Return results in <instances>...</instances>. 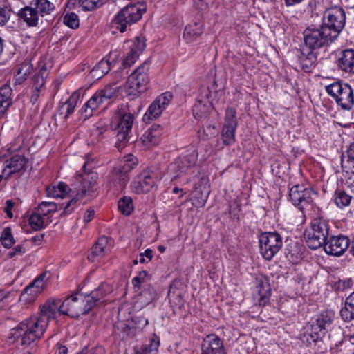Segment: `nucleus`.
Wrapping results in <instances>:
<instances>
[{"label":"nucleus","mask_w":354,"mask_h":354,"mask_svg":"<svg viewBox=\"0 0 354 354\" xmlns=\"http://www.w3.org/2000/svg\"><path fill=\"white\" fill-rule=\"evenodd\" d=\"M58 306L48 299L39 308L37 316L21 322L17 327L10 330V339L18 342L21 345H28L35 340L41 338L46 331L51 319H56Z\"/></svg>","instance_id":"nucleus-1"},{"label":"nucleus","mask_w":354,"mask_h":354,"mask_svg":"<svg viewBox=\"0 0 354 354\" xmlns=\"http://www.w3.org/2000/svg\"><path fill=\"white\" fill-rule=\"evenodd\" d=\"M99 299L98 289L87 292L78 291L66 298L64 301L61 299H50V301L57 306V315H66L71 317H77L88 313L96 304Z\"/></svg>","instance_id":"nucleus-2"},{"label":"nucleus","mask_w":354,"mask_h":354,"mask_svg":"<svg viewBox=\"0 0 354 354\" xmlns=\"http://www.w3.org/2000/svg\"><path fill=\"white\" fill-rule=\"evenodd\" d=\"M86 163L82 166V172L78 175L77 181L80 183L79 187L75 191L74 197L68 201L63 207L61 216L71 214L77 207L78 200H88L93 197L97 190V174L93 171H86Z\"/></svg>","instance_id":"nucleus-3"},{"label":"nucleus","mask_w":354,"mask_h":354,"mask_svg":"<svg viewBox=\"0 0 354 354\" xmlns=\"http://www.w3.org/2000/svg\"><path fill=\"white\" fill-rule=\"evenodd\" d=\"M134 120V114L126 107H118L113 117L111 124L116 132L115 147L119 151L124 149L129 142Z\"/></svg>","instance_id":"nucleus-4"},{"label":"nucleus","mask_w":354,"mask_h":354,"mask_svg":"<svg viewBox=\"0 0 354 354\" xmlns=\"http://www.w3.org/2000/svg\"><path fill=\"white\" fill-rule=\"evenodd\" d=\"M330 230L327 220L321 217L314 218L304 231V239L308 246L313 250L323 247L330 236Z\"/></svg>","instance_id":"nucleus-5"},{"label":"nucleus","mask_w":354,"mask_h":354,"mask_svg":"<svg viewBox=\"0 0 354 354\" xmlns=\"http://www.w3.org/2000/svg\"><path fill=\"white\" fill-rule=\"evenodd\" d=\"M150 64L145 61L129 75L126 82V91L132 99L137 97L148 88Z\"/></svg>","instance_id":"nucleus-6"},{"label":"nucleus","mask_w":354,"mask_h":354,"mask_svg":"<svg viewBox=\"0 0 354 354\" xmlns=\"http://www.w3.org/2000/svg\"><path fill=\"white\" fill-rule=\"evenodd\" d=\"M304 46L314 50L327 47L337 38L322 25L310 26L304 31Z\"/></svg>","instance_id":"nucleus-7"},{"label":"nucleus","mask_w":354,"mask_h":354,"mask_svg":"<svg viewBox=\"0 0 354 354\" xmlns=\"http://www.w3.org/2000/svg\"><path fill=\"white\" fill-rule=\"evenodd\" d=\"M144 10L140 6L129 4L121 9L113 20V26L123 33L127 31L128 28L139 21Z\"/></svg>","instance_id":"nucleus-8"},{"label":"nucleus","mask_w":354,"mask_h":354,"mask_svg":"<svg viewBox=\"0 0 354 354\" xmlns=\"http://www.w3.org/2000/svg\"><path fill=\"white\" fill-rule=\"evenodd\" d=\"M325 88L327 93L335 99L342 109H352L354 104V94L348 84L337 82L326 86Z\"/></svg>","instance_id":"nucleus-9"},{"label":"nucleus","mask_w":354,"mask_h":354,"mask_svg":"<svg viewBox=\"0 0 354 354\" xmlns=\"http://www.w3.org/2000/svg\"><path fill=\"white\" fill-rule=\"evenodd\" d=\"M162 174L158 169L142 171L131 182V191L136 194L149 192L162 178Z\"/></svg>","instance_id":"nucleus-10"},{"label":"nucleus","mask_w":354,"mask_h":354,"mask_svg":"<svg viewBox=\"0 0 354 354\" xmlns=\"http://www.w3.org/2000/svg\"><path fill=\"white\" fill-rule=\"evenodd\" d=\"M259 251L262 257L268 261L271 260L281 250L283 241L277 232H266L259 236Z\"/></svg>","instance_id":"nucleus-11"},{"label":"nucleus","mask_w":354,"mask_h":354,"mask_svg":"<svg viewBox=\"0 0 354 354\" xmlns=\"http://www.w3.org/2000/svg\"><path fill=\"white\" fill-rule=\"evenodd\" d=\"M346 21L344 10L339 6L328 8L324 13L322 26L330 30L333 36L337 38L343 30Z\"/></svg>","instance_id":"nucleus-12"},{"label":"nucleus","mask_w":354,"mask_h":354,"mask_svg":"<svg viewBox=\"0 0 354 354\" xmlns=\"http://www.w3.org/2000/svg\"><path fill=\"white\" fill-rule=\"evenodd\" d=\"M335 318V312L332 310H326L320 313L311 326V337L316 341L325 335L330 329Z\"/></svg>","instance_id":"nucleus-13"},{"label":"nucleus","mask_w":354,"mask_h":354,"mask_svg":"<svg viewBox=\"0 0 354 354\" xmlns=\"http://www.w3.org/2000/svg\"><path fill=\"white\" fill-rule=\"evenodd\" d=\"M238 122L236 110L228 107L225 111V122L221 131L223 142L226 145H231L235 142V133Z\"/></svg>","instance_id":"nucleus-14"},{"label":"nucleus","mask_w":354,"mask_h":354,"mask_svg":"<svg viewBox=\"0 0 354 354\" xmlns=\"http://www.w3.org/2000/svg\"><path fill=\"white\" fill-rule=\"evenodd\" d=\"M312 191L303 185H295L290 189L289 197L293 205L304 211L313 202Z\"/></svg>","instance_id":"nucleus-15"},{"label":"nucleus","mask_w":354,"mask_h":354,"mask_svg":"<svg viewBox=\"0 0 354 354\" xmlns=\"http://www.w3.org/2000/svg\"><path fill=\"white\" fill-rule=\"evenodd\" d=\"M172 98V94L166 92L159 95L151 103L143 116V120L146 122L158 118L166 109Z\"/></svg>","instance_id":"nucleus-16"},{"label":"nucleus","mask_w":354,"mask_h":354,"mask_svg":"<svg viewBox=\"0 0 354 354\" xmlns=\"http://www.w3.org/2000/svg\"><path fill=\"white\" fill-rule=\"evenodd\" d=\"M127 44L129 51L122 61V67L123 69L131 66L138 60L146 47L145 39L138 37L133 41H128Z\"/></svg>","instance_id":"nucleus-17"},{"label":"nucleus","mask_w":354,"mask_h":354,"mask_svg":"<svg viewBox=\"0 0 354 354\" xmlns=\"http://www.w3.org/2000/svg\"><path fill=\"white\" fill-rule=\"evenodd\" d=\"M350 245V239L344 235L330 236L323 246L326 252L333 256L343 254Z\"/></svg>","instance_id":"nucleus-18"},{"label":"nucleus","mask_w":354,"mask_h":354,"mask_svg":"<svg viewBox=\"0 0 354 354\" xmlns=\"http://www.w3.org/2000/svg\"><path fill=\"white\" fill-rule=\"evenodd\" d=\"M202 354H227L223 339L215 334L207 335L201 343Z\"/></svg>","instance_id":"nucleus-19"},{"label":"nucleus","mask_w":354,"mask_h":354,"mask_svg":"<svg viewBox=\"0 0 354 354\" xmlns=\"http://www.w3.org/2000/svg\"><path fill=\"white\" fill-rule=\"evenodd\" d=\"M197 159L198 153L195 150L187 151L185 154L177 158L171 165V167L178 172L176 176H179L182 174H185L188 169L194 167Z\"/></svg>","instance_id":"nucleus-20"},{"label":"nucleus","mask_w":354,"mask_h":354,"mask_svg":"<svg viewBox=\"0 0 354 354\" xmlns=\"http://www.w3.org/2000/svg\"><path fill=\"white\" fill-rule=\"evenodd\" d=\"M205 100H198L192 108L193 115L194 118L198 121L207 118L212 109V104L209 100L211 93L207 88L205 90Z\"/></svg>","instance_id":"nucleus-21"},{"label":"nucleus","mask_w":354,"mask_h":354,"mask_svg":"<svg viewBox=\"0 0 354 354\" xmlns=\"http://www.w3.org/2000/svg\"><path fill=\"white\" fill-rule=\"evenodd\" d=\"M104 102L102 95L97 91L80 110L79 113L81 119L86 120L91 118L93 115L94 111Z\"/></svg>","instance_id":"nucleus-22"},{"label":"nucleus","mask_w":354,"mask_h":354,"mask_svg":"<svg viewBox=\"0 0 354 354\" xmlns=\"http://www.w3.org/2000/svg\"><path fill=\"white\" fill-rule=\"evenodd\" d=\"M19 20L23 21L28 27H36L39 24V16L34 9V6L30 3V6H25L20 9L17 13Z\"/></svg>","instance_id":"nucleus-23"},{"label":"nucleus","mask_w":354,"mask_h":354,"mask_svg":"<svg viewBox=\"0 0 354 354\" xmlns=\"http://www.w3.org/2000/svg\"><path fill=\"white\" fill-rule=\"evenodd\" d=\"M129 180V174L121 172L118 169L113 170L108 176V184L110 188L115 191L122 190Z\"/></svg>","instance_id":"nucleus-24"},{"label":"nucleus","mask_w":354,"mask_h":354,"mask_svg":"<svg viewBox=\"0 0 354 354\" xmlns=\"http://www.w3.org/2000/svg\"><path fill=\"white\" fill-rule=\"evenodd\" d=\"M338 67L342 71L354 73V50L346 49L341 52L337 62Z\"/></svg>","instance_id":"nucleus-25"},{"label":"nucleus","mask_w":354,"mask_h":354,"mask_svg":"<svg viewBox=\"0 0 354 354\" xmlns=\"http://www.w3.org/2000/svg\"><path fill=\"white\" fill-rule=\"evenodd\" d=\"M341 166L345 172V185L354 192V160L342 154L341 157Z\"/></svg>","instance_id":"nucleus-26"},{"label":"nucleus","mask_w":354,"mask_h":354,"mask_svg":"<svg viewBox=\"0 0 354 354\" xmlns=\"http://www.w3.org/2000/svg\"><path fill=\"white\" fill-rule=\"evenodd\" d=\"M203 32V25L201 22H194L185 26L183 38L187 43L197 41Z\"/></svg>","instance_id":"nucleus-27"},{"label":"nucleus","mask_w":354,"mask_h":354,"mask_svg":"<svg viewBox=\"0 0 354 354\" xmlns=\"http://www.w3.org/2000/svg\"><path fill=\"white\" fill-rule=\"evenodd\" d=\"M31 5L41 17L53 15L56 8L55 4L49 0H32Z\"/></svg>","instance_id":"nucleus-28"},{"label":"nucleus","mask_w":354,"mask_h":354,"mask_svg":"<svg viewBox=\"0 0 354 354\" xmlns=\"http://www.w3.org/2000/svg\"><path fill=\"white\" fill-rule=\"evenodd\" d=\"M6 168L10 169V171L7 174L8 178L12 174L21 171L27 162V159L23 155H15L10 159L6 160Z\"/></svg>","instance_id":"nucleus-29"},{"label":"nucleus","mask_w":354,"mask_h":354,"mask_svg":"<svg viewBox=\"0 0 354 354\" xmlns=\"http://www.w3.org/2000/svg\"><path fill=\"white\" fill-rule=\"evenodd\" d=\"M109 239L106 236H101L97 241L95 244L92 248L91 256H88L89 259H93L94 257H103L109 250L108 245Z\"/></svg>","instance_id":"nucleus-30"},{"label":"nucleus","mask_w":354,"mask_h":354,"mask_svg":"<svg viewBox=\"0 0 354 354\" xmlns=\"http://www.w3.org/2000/svg\"><path fill=\"white\" fill-rule=\"evenodd\" d=\"M12 89L8 85L0 88V116L3 115L12 104Z\"/></svg>","instance_id":"nucleus-31"},{"label":"nucleus","mask_w":354,"mask_h":354,"mask_svg":"<svg viewBox=\"0 0 354 354\" xmlns=\"http://www.w3.org/2000/svg\"><path fill=\"white\" fill-rule=\"evenodd\" d=\"M162 134V127L159 124H153L144 133V141L152 145H157Z\"/></svg>","instance_id":"nucleus-32"},{"label":"nucleus","mask_w":354,"mask_h":354,"mask_svg":"<svg viewBox=\"0 0 354 354\" xmlns=\"http://www.w3.org/2000/svg\"><path fill=\"white\" fill-rule=\"evenodd\" d=\"M32 64L28 62H24L17 66V73L15 75V84H21L26 81L32 71Z\"/></svg>","instance_id":"nucleus-33"},{"label":"nucleus","mask_w":354,"mask_h":354,"mask_svg":"<svg viewBox=\"0 0 354 354\" xmlns=\"http://www.w3.org/2000/svg\"><path fill=\"white\" fill-rule=\"evenodd\" d=\"M160 344V337L153 334L149 339V343L143 345L140 351L136 352V354H157Z\"/></svg>","instance_id":"nucleus-34"},{"label":"nucleus","mask_w":354,"mask_h":354,"mask_svg":"<svg viewBox=\"0 0 354 354\" xmlns=\"http://www.w3.org/2000/svg\"><path fill=\"white\" fill-rule=\"evenodd\" d=\"M70 190L68 185L62 182L59 183L57 186H48L46 189L47 196L53 198H64Z\"/></svg>","instance_id":"nucleus-35"},{"label":"nucleus","mask_w":354,"mask_h":354,"mask_svg":"<svg viewBox=\"0 0 354 354\" xmlns=\"http://www.w3.org/2000/svg\"><path fill=\"white\" fill-rule=\"evenodd\" d=\"M110 70V63L108 60L102 59L91 71L90 75L93 80H99L104 77Z\"/></svg>","instance_id":"nucleus-36"},{"label":"nucleus","mask_w":354,"mask_h":354,"mask_svg":"<svg viewBox=\"0 0 354 354\" xmlns=\"http://www.w3.org/2000/svg\"><path fill=\"white\" fill-rule=\"evenodd\" d=\"M352 196L342 189H337L335 192L333 201L339 208H344L350 205Z\"/></svg>","instance_id":"nucleus-37"},{"label":"nucleus","mask_w":354,"mask_h":354,"mask_svg":"<svg viewBox=\"0 0 354 354\" xmlns=\"http://www.w3.org/2000/svg\"><path fill=\"white\" fill-rule=\"evenodd\" d=\"M120 86L115 84L106 85L102 89L97 90L104 102L113 100L118 97L120 93Z\"/></svg>","instance_id":"nucleus-38"},{"label":"nucleus","mask_w":354,"mask_h":354,"mask_svg":"<svg viewBox=\"0 0 354 354\" xmlns=\"http://www.w3.org/2000/svg\"><path fill=\"white\" fill-rule=\"evenodd\" d=\"M44 216L39 212L32 213L29 218V223L34 230H39L44 228L49 223Z\"/></svg>","instance_id":"nucleus-39"},{"label":"nucleus","mask_w":354,"mask_h":354,"mask_svg":"<svg viewBox=\"0 0 354 354\" xmlns=\"http://www.w3.org/2000/svg\"><path fill=\"white\" fill-rule=\"evenodd\" d=\"M81 95L82 91H75L66 100V102L64 104V106H66V108L65 118L69 117L71 114L74 113L75 109L80 102Z\"/></svg>","instance_id":"nucleus-40"},{"label":"nucleus","mask_w":354,"mask_h":354,"mask_svg":"<svg viewBox=\"0 0 354 354\" xmlns=\"http://www.w3.org/2000/svg\"><path fill=\"white\" fill-rule=\"evenodd\" d=\"M138 164V159L132 154H129L124 158L122 166L118 169L125 174H129Z\"/></svg>","instance_id":"nucleus-41"},{"label":"nucleus","mask_w":354,"mask_h":354,"mask_svg":"<svg viewBox=\"0 0 354 354\" xmlns=\"http://www.w3.org/2000/svg\"><path fill=\"white\" fill-rule=\"evenodd\" d=\"M39 292L36 289H24L21 292L19 301L22 304H28L33 302L37 297Z\"/></svg>","instance_id":"nucleus-42"},{"label":"nucleus","mask_w":354,"mask_h":354,"mask_svg":"<svg viewBox=\"0 0 354 354\" xmlns=\"http://www.w3.org/2000/svg\"><path fill=\"white\" fill-rule=\"evenodd\" d=\"M51 277L50 272H44L39 274L32 282L30 283L25 288H44L48 286V280Z\"/></svg>","instance_id":"nucleus-43"},{"label":"nucleus","mask_w":354,"mask_h":354,"mask_svg":"<svg viewBox=\"0 0 354 354\" xmlns=\"http://www.w3.org/2000/svg\"><path fill=\"white\" fill-rule=\"evenodd\" d=\"M118 209L124 215H130L133 210L132 198L124 196L118 201Z\"/></svg>","instance_id":"nucleus-44"},{"label":"nucleus","mask_w":354,"mask_h":354,"mask_svg":"<svg viewBox=\"0 0 354 354\" xmlns=\"http://www.w3.org/2000/svg\"><path fill=\"white\" fill-rule=\"evenodd\" d=\"M58 209V205L54 202L43 201L38 207L39 211L44 217L55 212Z\"/></svg>","instance_id":"nucleus-45"},{"label":"nucleus","mask_w":354,"mask_h":354,"mask_svg":"<svg viewBox=\"0 0 354 354\" xmlns=\"http://www.w3.org/2000/svg\"><path fill=\"white\" fill-rule=\"evenodd\" d=\"M270 289H256L254 293V301L259 306H265L269 301Z\"/></svg>","instance_id":"nucleus-46"},{"label":"nucleus","mask_w":354,"mask_h":354,"mask_svg":"<svg viewBox=\"0 0 354 354\" xmlns=\"http://www.w3.org/2000/svg\"><path fill=\"white\" fill-rule=\"evenodd\" d=\"M1 244L6 248H10L15 243L11 229L9 227H5L0 237Z\"/></svg>","instance_id":"nucleus-47"},{"label":"nucleus","mask_w":354,"mask_h":354,"mask_svg":"<svg viewBox=\"0 0 354 354\" xmlns=\"http://www.w3.org/2000/svg\"><path fill=\"white\" fill-rule=\"evenodd\" d=\"M63 22L66 26L72 29L79 27L78 16L74 12L66 13L64 17Z\"/></svg>","instance_id":"nucleus-48"},{"label":"nucleus","mask_w":354,"mask_h":354,"mask_svg":"<svg viewBox=\"0 0 354 354\" xmlns=\"http://www.w3.org/2000/svg\"><path fill=\"white\" fill-rule=\"evenodd\" d=\"M107 0H79V3L85 10H92L99 8L106 3Z\"/></svg>","instance_id":"nucleus-49"},{"label":"nucleus","mask_w":354,"mask_h":354,"mask_svg":"<svg viewBox=\"0 0 354 354\" xmlns=\"http://www.w3.org/2000/svg\"><path fill=\"white\" fill-rule=\"evenodd\" d=\"M340 315L346 322L354 319V308L349 306L346 299L345 306L340 310Z\"/></svg>","instance_id":"nucleus-50"},{"label":"nucleus","mask_w":354,"mask_h":354,"mask_svg":"<svg viewBox=\"0 0 354 354\" xmlns=\"http://www.w3.org/2000/svg\"><path fill=\"white\" fill-rule=\"evenodd\" d=\"M317 61V55L316 54H310V59L308 60H303L299 62V64L301 68L305 72H310L312 68L315 66V62Z\"/></svg>","instance_id":"nucleus-51"},{"label":"nucleus","mask_w":354,"mask_h":354,"mask_svg":"<svg viewBox=\"0 0 354 354\" xmlns=\"http://www.w3.org/2000/svg\"><path fill=\"white\" fill-rule=\"evenodd\" d=\"M11 16V9L8 6H0V26H4L9 20Z\"/></svg>","instance_id":"nucleus-52"},{"label":"nucleus","mask_w":354,"mask_h":354,"mask_svg":"<svg viewBox=\"0 0 354 354\" xmlns=\"http://www.w3.org/2000/svg\"><path fill=\"white\" fill-rule=\"evenodd\" d=\"M310 54H316L315 50L308 48L305 46L300 50V54L298 55L299 62L303 60H308L310 59Z\"/></svg>","instance_id":"nucleus-53"},{"label":"nucleus","mask_w":354,"mask_h":354,"mask_svg":"<svg viewBox=\"0 0 354 354\" xmlns=\"http://www.w3.org/2000/svg\"><path fill=\"white\" fill-rule=\"evenodd\" d=\"M104 350L102 346H96L89 351L86 346L82 348L77 354H104Z\"/></svg>","instance_id":"nucleus-54"},{"label":"nucleus","mask_w":354,"mask_h":354,"mask_svg":"<svg viewBox=\"0 0 354 354\" xmlns=\"http://www.w3.org/2000/svg\"><path fill=\"white\" fill-rule=\"evenodd\" d=\"M147 277V272L142 271L140 272L138 276L133 277L132 280V283L134 288H137L140 286L145 281V278Z\"/></svg>","instance_id":"nucleus-55"},{"label":"nucleus","mask_w":354,"mask_h":354,"mask_svg":"<svg viewBox=\"0 0 354 354\" xmlns=\"http://www.w3.org/2000/svg\"><path fill=\"white\" fill-rule=\"evenodd\" d=\"M15 205V203L12 200H7L6 202V207H4V212L7 214V216L10 218L13 217L12 209Z\"/></svg>","instance_id":"nucleus-56"},{"label":"nucleus","mask_w":354,"mask_h":354,"mask_svg":"<svg viewBox=\"0 0 354 354\" xmlns=\"http://www.w3.org/2000/svg\"><path fill=\"white\" fill-rule=\"evenodd\" d=\"M25 252L24 248L21 245H16L12 251L9 252L8 257L12 258L16 255L22 254Z\"/></svg>","instance_id":"nucleus-57"},{"label":"nucleus","mask_w":354,"mask_h":354,"mask_svg":"<svg viewBox=\"0 0 354 354\" xmlns=\"http://www.w3.org/2000/svg\"><path fill=\"white\" fill-rule=\"evenodd\" d=\"M109 131V127L104 124L99 123L96 127V133L98 136L104 137V134Z\"/></svg>","instance_id":"nucleus-58"},{"label":"nucleus","mask_w":354,"mask_h":354,"mask_svg":"<svg viewBox=\"0 0 354 354\" xmlns=\"http://www.w3.org/2000/svg\"><path fill=\"white\" fill-rule=\"evenodd\" d=\"M33 81L34 88H35V86H37L39 87V90L44 85L45 83L44 79L39 75H35L33 78Z\"/></svg>","instance_id":"nucleus-59"},{"label":"nucleus","mask_w":354,"mask_h":354,"mask_svg":"<svg viewBox=\"0 0 354 354\" xmlns=\"http://www.w3.org/2000/svg\"><path fill=\"white\" fill-rule=\"evenodd\" d=\"M95 216V211L93 209H87L86 212L84 213V223H88L90 222Z\"/></svg>","instance_id":"nucleus-60"},{"label":"nucleus","mask_w":354,"mask_h":354,"mask_svg":"<svg viewBox=\"0 0 354 354\" xmlns=\"http://www.w3.org/2000/svg\"><path fill=\"white\" fill-rule=\"evenodd\" d=\"M345 156L349 158L350 160H354V142L350 144L346 150Z\"/></svg>","instance_id":"nucleus-61"},{"label":"nucleus","mask_w":354,"mask_h":354,"mask_svg":"<svg viewBox=\"0 0 354 354\" xmlns=\"http://www.w3.org/2000/svg\"><path fill=\"white\" fill-rule=\"evenodd\" d=\"M241 210V205L239 203L234 202L233 203H231L230 205V214H236V213L239 212Z\"/></svg>","instance_id":"nucleus-62"},{"label":"nucleus","mask_w":354,"mask_h":354,"mask_svg":"<svg viewBox=\"0 0 354 354\" xmlns=\"http://www.w3.org/2000/svg\"><path fill=\"white\" fill-rule=\"evenodd\" d=\"M256 280L257 282L259 283V284L257 285V288H265V286H266V283H267L266 277H264L263 276H259L257 277Z\"/></svg>","instance_id":"nucleus-63"},{"label":"nucleus","mask_w":354,"mask_h":354,"mask_svg":"<svg viewBox=\"0 0 354 354\" xmlns=\"http://www.w3.org/2000/svg\"><path fill=\"white\" fill-rule=\"evenodd\" d=\"M215 2V0H205V3L201 6V10H206L209 7L212 6Z\"/></svg>","instance_id":"nucleus-64"}]
</instances>
